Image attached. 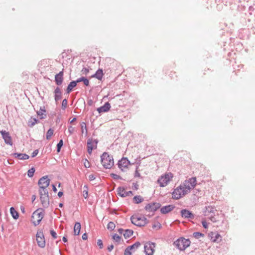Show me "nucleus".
I'll return each instance as SVG.
<instances>
[{"mask_svg": "<svg viewBox=\"0 0 255 255\" xmlns=\"http://www.w3.org/2000/svg\"><path fill=\"white\" fill-rule=\"evenodd\" d=\"M43 214L42 212H39V209L34 211L31 216V219L33 225L36 226L39 224L42 218Z\"/></svg>", "mask_w": 255, "mask_h": 255, "instance_id": "7", "label": "nucleus"}, {"mask_svg": "<svg viewBox=\"0 0 255 255\" xmlns=\"http://www.w3.org/2000/svg\"><path fill=\"white\" fill-rule=\"evenodd\" d=\"M161 225L160 223L157 222L156 223L153 224L152 225V228L154 229H156L157 230H159L161 228Z\"/></svg>", "mask_w": 255, "mask_h": 255, "instance_id": "43", "label": "nucleus"}, {"mask_svg": "<svg viewBox=\"0 0 255 255\" xmlns=\"http://www.w3.org/2000/svg\"><path fill=\"white\" fill-rule=\"evenodd\" d=\"M36 196L35 195H33L31 197V200H32V202H33L36 199Z\"/></svg>", "mask_w": 255, "mask_h": 255, "instance_id": "62", "label": "nucleus"}, {"mask_svg": "<svg viewBox=\"0 0 255 255\" xmlns=\"http://www.w3.org/2000/svg\"><path fill=\"white\" fill-rule=\"evenodd\" d=\"M216 212H217V210L216 208L214 206H206L204 208V212H205V216L208 215V214H215Z\"/></svg>", "mask_w": 255, "mask_h": 255, "instance_id": "20", "label": "nucleus"}, {"mask_svg": "<svg viewBox=\"0 0 255 255\" xmlns=\"http://www.w3.org/2000/svg\"><path fill=\"white\" fill-rule=\"evenodd\" d=\"M81 127L82 129V133H83L84 132V130H85V134L86 135L87 134V129L86 127V125L85 122H82L81 124Z\"/></svg>", "mask_w": 255, "mask_h": 255, "instance_id": "36", "label": "nucleus"}, {"mask_svg": "<svg viewBox=\"0 0 255 255\" xmlns=\"http://www.w3.org/2000/svg\"><path fill=\"white\" fill-rule=\"evenodd\" d=\"M2 138L4 139L6 144L12 145V141L11 137L10 136L9 133L5 130H1L0 131Z\"/></svg>", "mask_w": 255, "mask_h": 255, "instance_id": "14", "label": "nucleus"}, {"mask_svg": "<svg viewBox=\"0 0 255 255\" xmlns=\"http://www.w3.org/2000/svg\"><path fill=\"white\" fill-rule=\"evenodd\" d=\"M118 194L122 197H126L132 195L133 193L131 191H125V189L123 187H119L117 188Z\"/></svg>", "mask_w": 255, "mask_h": 255, "instance_id": "15", "label": "nucleus"}, {"mask_svg": "<svg viewBox=\"0 0 255 255\" xmlns=\"http://www.w3.org/2000/svg\"><path fill=\"white\" fill-rule=\"evenodd\" d=\"M211 240L214 242H218L219 240H221V236L218 233H212L211 235Z\"/></svg>", "mask_w": 255, "mask_h": 255, "instance_id": "27", "label": "nucleus"}, {"mask_svg": "<svg viewBox=\"0 0 255 255\" xmlns=\"http://www.w3.org/2000/svg\"><path fill=\"white\" fill-rule=\"evenodd\" d=\"M172 177L173 174L171 173H165L158 179L157 182L159 184L160 187H165L171 181Z\"/></svg>", "mask_w": 255, "mask_h": 255, "instance_id": "6", "label": "nucleus"}, {"mask_svg": "<svg viewBox=\"0 0 255 255\" xmlns=\"http://www.w3.org/2000/svg\"><path fill=\"white\" fill-rule=\"evenodd\" d=\"M101 161L103 167L106 169H110L114 165L113 156L107 152H104L101 156Z\"/></svg>", "mask_w": 255, "mask_h": 255, "instance_id": "1", "label": "nucleus"}, {"mask_svg": "<svg viewBox=\"0 0 255 255\" xmlns=\"http://www.w3.org/2000/svg\"><path fill=\"white\" fill-rule=\"evenodd\" d=\"M133 200L135 204H139L143 201V198L140 195H136L133 198Z\"/></svg>", "mask_w": 255, "mask_h": 255, "instance_id": "31", "label": "nucleus"}, {"mask_svg": "<svg viewBox=\"0 0 255 255\" xmlns=\"http://www.w3.org/2000/svg\"><path fill=\"white\" fill-rule=\"evenodd\" d=\"M130 164V161L126 157L122 158L119 161L118 165V167L122 171H126L128 166Z\"/></svg>", "mask_w": 255, "mask_h": 255, "instance_id": "10", "label": "nucleus"}, {"mask_svg": "<svg viewBox=\"0 0 255 255\" xmlns=\"http://www.w3.org/2000/svg\"><path fill=\"white\" fill-rule=\"evenodd\" d=\"M92 141L93 139L90 138L87 140V151L89 154L91 153L94 148V145H92Z\"/></svg>", "mask_w": 255, "mask_h": 255, "instance_id": "29", "label": "nucleus"}, {"mask_svg": "<svg viewBox=\"0 0 255 255\" xmlns=\"http://www.w3.org/2000/svg\"><path fill=\"white\" fill-rule=\"evenodd\" d=\"M187 188L184 184H181L174 190L172 193V198L174 199L178 200L185 196L188 193Z\"/></svg>", "mask_w": 255, "mask_h": 255, "instance_id": "2", "label": "nucleus"}, {"mask_svg": "<svg viewBox=\"0 0 255 255\" xmlns=\"http://www.w3.org/2000/svg\"><path fill=\"white\" fill-rule=\"evenodd\" d=\"M37 121L38 120L36 119L33 118L31 119L30 122H29L28 126L30 127L33 126L36 123H37Z\"/></svg>", "mask_w": 255, "mask_h": 255, "instance_id": "41", "label": "nucleus"}, {"mask_svg": "<svg viewBox=\"0 0 255 255\" xmlns=\"http://www.w3.org/2000/svg\"><path fill=\"white\" fill-rule=\"evenodd\" d=\"M137 169H138V166H136V170H135V173H134L135 177H140V174L138 172Z\"/></svg>", "mask_w": 255, "mask_h": 255, "instance_id": "53", "label": "nucleus"}, {"mask_svg": "<svg viewBox=\"0 0 255 255\" xmlns=\"http://www.w3.org/2000/svg\"><path fill=\"white\" fill-rule=\"evenodd\" d=\"M53 134V130L51 128H49L46 132V139H49Z\"/></svg>", "mask_w": 255, "mask_h": 255, "instance_id": "38", "label": "nucleus"}, {"mask_svg": "<svg viewBox=\"0 0 255 255\" xmlns=\"http://www.w3.org/2000/svg\"><path fill=\"white\" fill-rule=\"evenodd\" d=\"M181 216L184 218L193 219L195 215L190 211L187 209H182L181 211Z\"/></svg>", "mask_w": 255, "mask_h": 255, "instance_id": "16", "label": "nucleus"}, {"mask_svg": "<svg viewBox=\"0 0 255 255\" xmlns=\"http://www.w3.org/2000/svg\"><path fill=\"white\" fill-rule=\"evenodd\" d=\"M81 230V224L79 222H76L74 227V235L77 236L79 234Z\"/></svg>", "mask_w": 255, "mask_h": 255, "instance_id": "26", "label": "nucleus"}, {"mask_svg": "<svg viewBox=\"0 0 255 255\" xmlns=\"http://www.w3.org/2000/svg\"><path fill=\"white\" fill-rule=\"evenodd\" d=\"M75 128L73 127L72 126H69L68 127V132H69V135H70L72 134L74 131Z\"/></svg>", "mask_w": 255, "mask_h": 255, "instance_id": "47", "label": "nucleus"}, {"mask_svg": "<svg viewBox=\"0 0 255 255\" xmlns=\"http://www.w3.org/2000/svg\"><path fill=\"white\" fill-rule=\"evenodd\" d=\"M141 244L139 242H136L131 246H128L129 249L131 250L133 252L135 251L140 246Z\"/></svg>", "mask_w": 255, "mask_h": 255, "instance_id": "32", "label": "nucleus"}, {"mask_svg": "<svg viewBox=\"0 0 255 255\" xmlns=\"http://www.w3.org/2000/svg\"><path fill=\"white\" fill-rule=\"evenodd\" d=\"M77 85V84L75 81H72L70 82V83L68 84L67 89H66V93H69L71 92L72 89L75 87Z\"/></svg>", "mask_w": 255, "mask_h": 255, "instance_id": "25", "label": "nucleus"}, {"mask_svg": "<svg viewBox=\"0 0 255 255\" xmlns=\"http://www.w3.org/2000/svg\"><path fill=\"white\" fill-rule=\"evenodd\" d=\"M87 104H88L89 106H92V105H93V100H91V99H89V100H88V101H87Z\"/></svg>", "mask_w": 255, "mask_h": 255, "instance_id": "60", "label": "nucleus"}, {"mask_svg": "<svg viewBox=\"0 0 255 255\" xmlns=\"http://www.w3.org/2000/svg\"><path fill=\"white\" fill-rule=\"evenodd\" d=\"M210 220L213 222H217V219L215 217V214H214L213 215H211L210 217Z\"/></svg>", "mask_w": 255, "mask_h": 255, "instance_id": "50", "label": "nucleus"}, {"mask_svg": "<svg viewBox=\"0 0 255 255\" xmlns=\"http://www.w3.org/2000/svg\"><path fill=\"white\" fill-rule=\"evenodd\" d=\"M85 77H80L79 78H78L76 81H75L76 83V84H77L78 83H79V82H83V81H84V78Z\"/></svg>", "mask_w": 255, "mask_h": 255, "instance_id": "55", "label": "nucleus"}, {"mask_svg": "<svg viewBox=\"0 0 255 255\" xmlns=\"http://www.w3.org/2000/svg\"><path fill=\"white\" fill-rule=\"evenodd\" d=\"M97 245L99 246L100 249H102L103 248V244L102 240L98 239L97 240Z\"/></svg>", "mask_w": 255, "mask_h": 255, "instance_id": "48", "label": "nucleus"}, {"mask_svg": "<svg viewBox=\"0 0 255 255\" xmlns=\"http://www.w3.org/2000/svg\"><path fill=\"white\" fill-rule=\"evenodd\" d=\"M10 213L14 219H17L19 217L18 212L15 210L14 207H11L10 208Z\"/></svg>", "mask_w": 255, "mask_h": 255, "instance_id": "28", "label": "nucleus"}, {"mask_svg": "<svg viewBox=\"0 0 255 255\" xmlns=\"http://www.w3.org/2000/svg\"><path fill=\"white\" fill-rule=\"evenodd\" d=\"M63 81V72L60 71L55 76V82L57 85H61Z\"/></svg>", "mask_w": 255, "mask_h": 255, "instance_id": "17", "label": "nucleus"}, {"mask_svg": "<svg viewBox=\"0 0 255 255\" xmlns=\"http://www.w3.org/2000/svg\"><path fill=\"white\" fill-rule=\"evenodd\" d=\"M67 100L66 99H65L62 102V106H61L62 109L65 110L67 107Z\"/></svg>", "mask_w": 255, "mask_h": 255, "instance_id": "42", "label": "nucleus"}, {"mask_svg": "<svg viewBox=\"0 0 255 255\" xmlns=\"http://www.w3.org/2000/svg\"><path fill=\"white\" fill-rule=\"evenodd\" d=\"M84 166L86 168H89L90 167V163H89V161L86 159H85V162H84Z\"/></svg>", "mask_w": 255, "mask_h": 255, "instance_id": "57", "label": "nucleus"}, {"mask_svg": "<svg viewBox=\"0 0 255 255\" xmlns=\"http://www.w3.org/2000/svg\"><path fill=\"white\" fill-rule=\"evenodd\" d=\"M174 208L175 206L173 205L165 206L160 209V212L162 214H165L172 211Z\"/></svg>", "mask_w": 255, "mask_h": 255, "instance_id": "18", "label": "nucleus"}, {"mask_svg": "<svg viewBox=\"0 0 255 255\" xmlns=\"http://www.w3.org/2000/svg\"><path fill=\"white\" fill-rule=\"evenodd\" d=\"M193 237L196 239H199L201 237H204V235L200 232H194L193 233Z\"/></svg>", "mask_w": 255, "mask_h": 255, "instance_id": "40", "label": "nucleus"}, {"mask_svg": "<svg viewBox=\"0 0 255 255\" xmlns=\"http://www.w3.org/2000/svg\"><path fill=\"white\" fill-rule=\"evenodd\" d=\"M111 108V105L109 102H106L103 106L98 108L97 111L99 113L108 112Z\"/></svg>", "mask_w": 255, "mask_h": 255, "instance_id": "19", "label": "nucleus"}, {"mask_svg": "<svg viewBox=\"0 0 255 255\" xmlns=\"http://www.w3.org/2000/svg\"><path fill=\"white\" fill-rule=\"evenodd\" d=\"M81 72H82V74L87 75L88 74V73L89 72V70L88 68H87L86 67H84L82 69Z\"/></svg>", "mask_w": 255, "mask_h": 255, "instance_id": "46", "label": "nucleus"}, {"mask_svg": "<svg viewBox=\"0 0 255 255\" xmlns=\"http://www.w3.org/2000/svg\"><path fill=\"white\" fill-rule=\"evenodd\" d=\"M183 184L185 185L188 192H189L191 189L194 188L196 186V178L195 177H192L188 180H186Z\"/></svg>", "mask_w": 255, "mask_h": 255, "instance_id": "13", "label": "nucleus"}, {"mask_svg": "<svg viewBox=\"0 0 255 255\" xmlns=\"http://www.w3.org/2000/svg\"><path fill=\"white\" fill-rule=\"evenodd\" d=\"M113 249H114L113 245H111L109 246L107 248V249L109 252H111Z\"/></svg>", "mask_w": 255, "mask_h": 255, "instance_id": "58", "label": "nucleus"}, {"mask_svg": "<svg viewBox=\"0 0 255 255\" xmlns=\"http://www.w3.org/2000/svg\"><path fill=\"white\" fill-rule=\"evenodd\" d=\"M39 150L38 149L34 150L31 154V157H35L38 153Z\"/></svg>", "mask_w": 255, "mask_h": 255, "instance_id": "51", "label": "nucleus"}, {"mask_svg": "<svg viewBox=\"0 0 255 255\" xmlns=\"http://www.w3.org/2000/svg\"><path fill=\"white\" fill-rule=\"evenodd\" d=\"M98 142V141L97 139L93 140V141L92 142V145H93L94 146L95 145V147H96Z\"/></svg>", "mask_w": 255, "mask_h": 255, "instance_id": "59", "label": "nucleus"}, {"mask_svg": "<svg viewBox=\"0 0 255 255\" xmlns=\"http://www.w3.org/2000/svg\"><path fill=\"white\" fill-rule=\"evenodd\" d=\"M202 224L203 225V227L205 228V229H207L208 227V224L207 223V222L205 221H203L202 222Z\"/></svg>", "mask_w": 255, "mask_h": 255, "instance_id": "56", "label": "nucleus"}, {"mask_svg": "<svg viewBox=\"0 0 255 255\" xmlns=\"http://www.w3.org/2000/svg\"><path fill=\"white\" fill-rule=\"evenodd\" d=\"M63 145V139H60L56 145L57 152H59L60 151L61 148L62 147Z\"/></svg>", "mask_w": 255, "mask_h": 255, "instance_id": "34", "label": "nucleus"}, {"mask_svg": "<svg viewBox=\"0 0 255 255\" xmlns=\"http://www.w3.org/2000/svg\"><path fill=\"white\" fill-rule=\"evenodd\" d=\"M116 227V225L113 222H110L107 225V229L111 231H113Z\"/></svg>", "mask_w": 255, "mask_h": 255, "instance_id": "35", "label": "nucleus"}, {"mask_svg": "<svg viewBox=\"0 0 255 255\" xmlns=\"http://www.w3.org/2000/svg\"><path fill=\"white\" fill-rule=\"evenodd\" d=\"M54 100L56 102H58L59 100H61L62 98V92L59 87H57L54 91Z\"/></svg>", "mask_w": 255, "mask_h": 255, "instance_id": "21", "label": "nucleus"}, {"mask_svg": "<svg viewBox=\"0 0 255 255\" xmlns=\"http://www.w3.org/2000/svg\"><path fill=\"white\" fill-rule=\"evenodd\" d=\"M35 171V168L33 167H32L30 169H29L27 172L28 176L29 177H33Z\"/></svg>", "mask_w": 255, "mask_h": 255, "instance_id": "37", "label": "nucleus"}, {"mask_svg": "<svg viewBox=\"0 0 255 255\" xmlns=\"http://www.w3.org/2000/svg\"><path fill=\"white\" fill-rule=\"evenodd\" d=\"M123 231H124V230H123V229H122V228H120V229H118V232L120 234H122L123 233Z\"/></svg>", "mask_w": 255, "mask_h": 255, "instance_id": "64", "label": "nucleus"}, {"mask_svg": "<svg viewBox=\"0 0 255 255\" xmlns=\"http://www.w3.org/2000/svg\"><path fill=\"white\" fill-rule=\"evenodd\" d=\"M155 244L152 242L146 243L144 246V252L146 255H153L154 252Z\"/></svg>", "mask_w": 255, "mask_h": 255, "instance_id": "9", "label": "nucleus"}, {"mask_svg": "<svg viewBox=\"0 0 255 255\" xmlns=\"http://www.w3.org/2000/svg\"><path fill=\"white\" fill-rule=\"evenodd\" d=\"M88 236L86 233H84L82 235V238L83 240H86L87 239Z\"/></svg>", "mask_w": 255, "mask_h": 255, "instance_id": "61", "label": "nucleus"}, {"mask_svg": "<svg viewBox=\"0 0 255 255\" xmlns=\"http://www.w3.org/2000/svg\"><path fill=\"white\" fill-rule=\"evenodd\" d=\"M83 196L85 199H87L88 197V188L87 186H84V190L83 191Z\"/></svg>", "mask_w": 255, "mask_h": 255, "instance_id": "33", "label": "nucleus"}, {"mask_svg": "<svg viewBox=\"0 0 255 255\" xmlns=\"http://www.w3.org/2000/svg\"><path fill=\"white\" fill-rule=\"evenodd\" d=\"M88 178L90 181H93L95 179L96 177L94 174H92L89 175Z\"/></svg>", "mask_w": 255, "mask_h": 255, "instance_id": "54", "label": "nucleus"}, {"mask_svg": "<svg viewBox=\"0 0 255 255\" xmlns=\"http://www.w3.org/2000/svg\"><path fill=\"white\" fill-rule=\"evenodd\" d=\"M161 207L159 203L153 202L147 204L144 209L148 212H154Z\"/></svg>", "mask_w": 255, "mask_h": 255, "instance_id": "11", "label": "nucleus"}, {"mask_svg": "<svg viewBox=\"0 0 255 255\" xmlns=\"http://www.w3.org/2000/svg\"><path fill=\"white\" fill-rule=\"evenodd\" d=\"M50 181L48 176L45 175L39 179L38 182V185L40 188H47L49 185Z\"/></svg>", "mask_w": 255, "mask_h": 255, "instance_id": "12", "label": "nucleus"}, {"mask_svg": "<svg viewBox=\"0 0 255 255\" xmlns=\"http://www.w3.org/2000/svg\"><path fill=\"white\" fill-rule=\"evenodd\" d=\"M83 82L84 84L86 86H88L89 85V80L86 77H84V81H83Z\"/></svg>", "mask_w": 255, "mask_h": 255, "instance_id": "52", "label": "nucleus"}, {"mask_svg": "<svg viewBox=\"0 0 255 255\" xmlns=\"http://www.w3.org/2000/svg\"><path fill=\"white\" fill-rule=\"evenodd\" d=\"M50 234L54 239L57 238V234L54 230H50Z\"/></svg>", "mask_w": 255, "mask_h": 255, "instance_id": "49", "label": "nucleus"}, {"mask_svg": "<svg viewBox=\"0 0 255 255\" xmlns=\"http://www.w3.org/2000/svg\"><path fill=\"white\" fill-rule=\"evenodd\" d=\"M103 75V70L101 69H98L96 73L92 76V77L96 78L98 80H102Z\"/></svg>", "mask_w": 255, "mask_h": 255, "instance_id": "24", "label": "nucleus"}, {"mask_svg": "<svg viewBox=\"0 0 255 255\" xmlns=\"http://www.w3.org/2000/svg\"><path fill=\"white\" fill-rule=\"evenodd\" d=\"M190 243L189 239L181 237L174 242L173 245L180 251H184L190 246Z\"/></svg>", "mask_w": 255, "mask_h": 255, "instance_id": "3", "label": "nucleus"}, {"mask_svg": "<svg viewBox=\"0 0 255 255\" xmlns=\"http://www.w3.org/2000/svg\"><path fill=\"white\" fill-rule=\"evenodd\" d=\"M113 239L116 242L119 243L121 241V237L117 234H115L113 236Z\"/></svg>", "mask_w": 255, "mask_h": 255, "instance_id": "39", "label": "nucleus"}, {"mask_svg": "<svg viewBox=\"0 0 255 255\" xmlns=\"http://www.w3.org/2000/svg\"><path fill=\"white\" fill-rule=\"evenodd\" d=\"M36 241L38 246L41 248H43L45 246V240L43 232L42 230H38L36 235Z\"/></svg>", "mask_w": 255, "mask_h": 255, "instance_id": "8", "label": "nucleus"}, {"mask_svg": "<svg viewBox=\"0 0 255 255\" xmlns=\"http://www.w3.org/2000/svg\"><path fill=\"white\" fill-rule=\"evenodd\" d=\"M111 177H112L114 179H122V178L119 175H117L115 173H111L110 174Z\"/></svg>", "mask_w": 255, "mask_h": 255, "instance_id": "44", "label": "nucleus"}, {"mask_svg": "<svg viewBox=\"0 0 255 255\" xmlns=\"http://www.w3.org/2000/svg\"><path fill=\"white\" fill-rule=\"evenodd\" d=\"M46 110L44 106L40 107L39 111L37 112V114L40 117V119H44L46 117Z\"/></svg>", "mask_w": 255, "mask_h": 255, "instance_id": "23", "label": "nucleus"}, {"mask_svg": "<svg viewBox=\"0 0 255 255\" xmlns=\"http://www.w3.org/2000/svg\"><path fill=\"white\" fill-rule=\"evenodd\" d=\"M40 198L43 207H47L49 205L48 191L47 188L39 189Z\"/></svg>", "mask_w": 255, "mask_h": 255, "instance_id": "5", "label": "nucleus"}, {"mask_svg": "<svg viewBox=\"0 0 255 255\" xmlns=\"http://www.w3.org/2000/svg\"><path fill=\"white\" fill-rule=\"evenodd\" d=\"M12 155L19 159L20 160H25L28 159L29 158L28 155L26 153H14L12 154Z\"/></svg>", "mask_w": 255, "mask_h": 255, "instance_id": "22", "label": "nucleus"}, {"mask_svg": "<svg viewBox=\"0 0 255 255\" xmlns=\"http://www.w3.org/2000/svg\"><path fill=\"white\" fill-rule=\"evenodd\" d=\"M130 220L132 224L138 227L144 226L148 223L147 219L143 216H137L132 215L130 217Z\"/></svg>", "mask_w": 255, "mask_h": 255, "instance_id": "4", "label": "nucleus"}, {"mask_svg": "<svg viewBox=\"0 0 255 255\" xmlns=\"http://www.w3.org/2000/svg\"><path fill=\"white\" fill-rule=\"evenodd\" d=\"M133 233V232L131 230L127 229L125 231V233H124V236L125 239H128L131 237Z\"/></svg>", "mask_w": 255, "mask_h": 255, "instance_id": "30", "label": "nucleus"}, {"mask_svg": "<svg viewBox=\"0 0 255 255\" xmlns=\"http://www.w3.org/2000/svg\"><path fill=\"white\" fill-rule=\"evenodd\" d=\"M52 190H53L54 192H56L57 191V188L56 187V186L54 185H52Z\"/></svg>", "mask_w": 255, "mask_h": 255, "instance_id": "63", "label": "nucleus"}, {"mask_svg": "<svg viewBox=\"0 0 255 255\" xmlns=\"http://www.w3.org/2000/svg\"><path fill=\"white\" fill-rule=\"evenodd\" d=\"M131 250L129 249L128 246L125 249L124 252V255H131Z\"/></svg>", "mask_w": 255, "mask_h": 255, "instance_id": "45", "label": "nucleus"}]
</instances>
